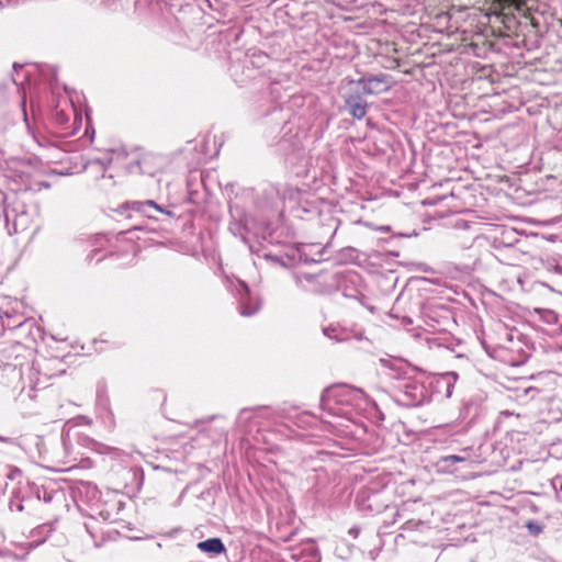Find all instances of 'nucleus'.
Listing matches in <instances>:
<instances>
[{"label":"nucleus","mask_w":562,"mask_h":562,"mask_svg":"<svg viewBox=\"0 0 562 562\" xmlns=\"http://www.w3.org/2000/svg\"><path fill=\"white\" fill-rule=\"evenodd\" d=\"M527 528L533 535H539L541 532V530H542L541 527L538 524L532 522V521L527 522Z\"/></svg>","instance_id":"nucleus-6"},{"label":"nucleus","mask_w":562,"mask_h":562,"mask_svg":"<svg viewBox=\"0 0 562 562\" xmlns=\"http://www.w3.org/2000/svg\"><path fill=\"white\" fill-rule=\"evenodd\" d=\"M252 314H254V311H246V310L241 311V315H244V316H250Z\"/></svg>","instance_id":"nucleus-10"},{"label":"nucleus","mask_w":562,"mask_h":562,"mask_svg":"<svg viewBox=\"0 0 562 562\" xmlns=\"http://www.w3.org/2000/svg\"><path fill=\"white\" fill-rule=\"evenodd\" d=\"M420 522H414V521H407L402 526L403 531L413 530L414 528L418 527Z\"/></svg>","instance_id":"nucleus-8"},{"label":"nucleus","mask_w":562,"mask_h":562,"mask_svg":"<svg viewBox=\"0 0 562 562\" xmlns=\"http://www.w3.org/2000/svg\"><path fill=\"white\" fill-rule=\"evenodd\" d=\"M339 394L347 396L348 400L346 402L352 405L359 406L361 405L362 402H367V396L361 390L353 389L350 386H341L339 389Z\"/></svg>","instance_id":"nucleus-3"},{"label":"nucleus","mask_w":562,"mask_h":562,"mask_svg":"<svg viewBox=\"0 0 562 562\" xmlns=\"http://www.w3.org/2000/svg\"><path fill=\"white\" fill-rule=\"evenodd\" d=\"M358 86L361 87V90L364 94H381L389 91L394 81L389 75H379L370 78L359 79L357 81Z\"/></svg>","instance_id":"nucleus-1"},{"label":"nucleus","mask_w":562,"mask_h":562,"mask_svg":"<svg viewBox=\"0 0 562 562\" xmlns=\"http://www.w3.org/2000/svg\"><path fill=\"white\" fill-rule=\"evenodd\" d=\"M529 0H503L504 5L513 7L516 11H522Z\"/></svg>","instance_id":"nucleus-5"},{"label":"nucleus","mask_w":562,"mask_h":562,"mask_svg":"<svg viewBox=\"0 0 562 562\" xmlns=\"http://www.w3.org/2000/svg\"><path fill=\"white\" fill-rule=\"evenodd\" d=\"M346 104L348 106L350 114L353 117L361 120L366 116L367 104L364 102L360 101L358 98H355V97L348 98L346 100Z\"/></svg>","instance_id":"nucleus-4"},{"label":"nucleus","mask_w":562,"mask_h":562,"mask_svg":"<svg viewBox=\"0 0 562 562\" xmlns=\"http://www.w3.org/2000/svg\"><path fill=\"white\" fill-rule=\"evenodd\" d=\"M23 116H24V119L26 120L25 109H23Z\"/></svg>","instance_id":"nucleus-11"},{"label":"nucleus","mask_w":562,"mask_h":562,"mask_svg":"<svg viewBox=\"0 0 562 562\" xmlns=\"http://www.w3.org/2000/svg\"><path fill=\"white\" fill-rule=\"evenodd\" d=\"M443 461L445 462H452V463H456V462H462L464 461V458L463 457H460V456H456V454H450V456H447L443 458Z\"/></svg>","instance_id":"nucleus-7"},{"label":"nucleus","mask_w":562,"mask_h":562,"mask_svg":"<svg viewBox=\"0 0 562 562\" xmlns=\"http://www.w3.org/2000/svg\"><path fill=\"white\" fill-rule=\"evenodd\" d=\"M147 204L158 211H161V209L154 201H147Z\"/></svg>","instance_id":"nucleus-9"},{"label":"nucleus","mask_w":562,"mask_h":562,"mask_svg":"<svg viewBox=\"0 0 562 562\" xmlns=\"http://www.w3.org/2000/svg\"><path fill=\"white\" fill-rule=\"evenodd\" d=\"M198 549L205 553L221 554L225 552V546L220 538H210L196 544Z\"/></svg>","instance_id":"nucleus-2"}]
</instances>
